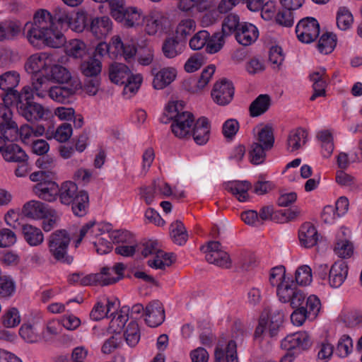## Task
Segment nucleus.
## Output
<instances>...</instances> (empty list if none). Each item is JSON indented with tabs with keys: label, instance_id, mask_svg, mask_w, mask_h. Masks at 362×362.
<instances>
[{
	"label": "nucleus",
	"instance_id": "nucleus-64",
	"mask_svg": "<svg viewBox=\"0 0 362 362\" xmlns=\"http://www.w3.org/2000/svg\"><path fill=\"white\" fill-rule=\"evenodd\" d=\"M16 233L9 228L0 230V247H8L16 243Z\"/></svg>",
	"mask_w": 362,
	"mask_h": 362
},
{
	"label": "nucleus",
	"instance_id": "nucleus-18",
	"mask_svg": "<svg viewBox=\"0 0 362 362\" xmlns=\"http://www.w3.org/2000/svg\"><path fill=\"white\" fill-rule=\"evenodd\" d=\"M112 23L107 16L96 17L92 19L88 30L98 39L105 38L112 31Z\"/></svg>",
	"mask_w": 362,
	"mask_h": 362
},
{
	"label": "nucleus",
	"instance_id": "nucleus-4",
	"mask_svg": "<svg viewBox=\"0 0 362 362\" xmlns=\"http://www.w3.org/2000/svg\"><path fill=\"white\" fill-rule=\"evenodd\" d=\"M71 237L66 230H57L48 239L49 252L52 257L62 264H70L74 258L68 253Z\"/></svg>",
	"mask_w": 362,
	"mask_h": 362
},
{
	"label": "nucleus",
	"instance_id": "nucleus-43",
	"mask_svg": "<svg viewBox=\"0 0 362 362\" xmlns=\"http://www.w3.org/2000/svg\"><path fill=\"white\" fill-rule=\"evenodd\" d=\"M88 17L86 11H78L73 16L71 15V20L67 25L76 33H82L86 28L88 29Z\"/></svg>",
	"mask_w": 362,
	"mask_h": 362
},
{
	"label": "nucleus",
	"instance_id": "nucleus-17",
	"mask_svg": "<svg viewBox=\"0 0 362 362\" xmlns=\"http://www.w3.org/2000/svg\"><path fill=\"white\" fill-rule=\"evenodd\" d=\"M234 35L235 40L239 44L243 46H248L257 40L259 36V31L253 24L242 22L240 27Z\"/></svg>",
	"mask_w": 362,
	"mask_h": 362
},
{
	"label": "nucleus",
	"instance_id": "nucleus-55",
	"mask_svg": "<svg viewBox=\"0 0 362 362\" xmlns=\"http://www.w3.org/2000/svg\"><path fill=\"white\" fill-rule=\"evenodd\" d=\"M4 40H11L18 36L21 31V24L18 21H8L2 23Z\"/></svg>",
	"mask_w": 362,
	"mask_h": 362
},
{
	"label": "nucleus",
	"instance_id": "nucleus-53",
	"mask_svg": "<svg viewBox=\"0 0 362 362\" xmlns=\"http://www.w3.org/2000/svg\"><path fill=\"white\" fill-rule=\"evenodd\" d=\"M354 22L351 13L346 8H340L337 15V24L339 29L346 30L349 29Z\"/></svg>",
	"mask_w": 362,
	"mask_h": 362
},
{
	"label": "nucleus",
	"instance_id": "nucleus-10",
	"mask_svg": "<svg viewBox=\"0 0 362 362\" xmlns=\"http://www.w3.org/2000/svg\"><path fill=\"white\" fill-rule=\"evenodd\" d=\"M277 296L281 302L290 303L293 309L304 308L305 300V293L291 282V284H283L276 291Z\"/></svg>",
	"mask_w": 362,
	"mask_h": 362
},
{
	"label": "nucleus",
	"instance_id": "nucleus-62",
	"mask_svg": "<svg viewBox=\"0 0 362 362\" xmlns=\"http://www.w3.org/2000/svg\"><path fill=\"white\" fill-rule=\"evenodd\" d=\"M321 308L320 299L315 295L310 296L305 302L304 310H306V313L309 317H315Z\"/></svg>",
	"mask_w": 362,
	"mask_h": 362
},
{
	"label": "nucleus",
	"instance_id": "nucleus-27",
	"mask_svg": "<svg viewBox=\"0 0 362 362\" xmlns=\"http://www.w3.org/2000/svg\"><path fill=\"white\" fill-rule=\"evenodd\" d=\"M310 78L313 82V88L314 90L310 100L313 101L317 97L325 95V88L327 86L326 69H322L319 71L313 72L310 75Z\"/></svg>",
	"mask_w": 362,
	"mask_h": 362
},
{
	"label": "nucleus",
	"instance_id": "nucleus-12",
	"mask_svg": "<svg viewBox=\"0 0 362 362\" xmlns=\"http://www.w3.org/2000/svg\"><path fill=\"white\" fill-rule=\"evenodd\" d=\"M171 129L175 136L185 139L190 136L191 127L194 122V115L187 111L177 113L173 119Z\"/></svg>",
	"mask_w": 362,
	"mask_h": 362
},
{
	"label": "nucleus",
	"instance_id": "nucleus-60",
	"mask_svg": "<svg viewBox=\"0 0 362 362\" xmlns=\"http://www.w3.org/2000/svg\"><path fill=\"white\" fill-rule=\"evenodd\" d=\"M295 279L297 284L306 286L312 281V269L308 265H303L296 271Z\"/></svg>",
	"mask_w": 362,
	"mask_h": 362
},
{
	"label": "nucleus",
	"instance_id": "nucleus-58",
	"mask_svg": "<svg viewBox=\"0 0 362 362\" xmlns=\"http://www.w3.org/2000/svg\"><path fill=\"white\" fill-rule=\"evenodd\" d=\"M21 322L19 312L16 308H11L2 315V323L7 328L18 326Z\"/></svg>",
	"mask_w": 362,
	"mask_h": 362
},
{
	"label": "nucleus",
	"instance_id": "nucleus-3",
	"mask_svg": "<svg viewBox=\"0 0 362 362\" xmlns=\"http://www.w3.org/2000/svg\"><path fill=\"white\" fill-rule=\"evenodd\" d=\"M109 77L114 83L124 85V94L135 93L142 81V76L140 74H132L129 67L122 63H114L110 66Z\"/></svg>",
	"mask_w": 362,
	"mask_h": 362
},
{
	"label": "nucleus",
	"instance_id": "nucleus-5",
	"mask_svg": "<svg viewBox=\"0 0 362 362\" xmlns=\"http://www.w3.org/2000/svg\"><path fill=\"white\" fill-rule=\"evenodd\" d=\"M139 250L144 257L154 255V259H149L147 262L151 268L164 269L165 267H169L175 260L174 254L164 252L156 240H149L142 243Z\"/></svg>",
	"mask_w": 362,
	"mask_h": 362
},
{
	"label": "nucleus",
	"instance_id": "nucleus-51",
	"mask_svg": "<svg viewBox=\"0 0 362 362\" xmlns=\"http://www.w3.org/2000/svg\"><path fill=\"white\" fill-rule=\"evenodd\" d=\"M125 340L130 346H136L140 339L139 325L134 321L130 322L124 332Z\"/></svg>",
	"mask_w": 362,
	"mask_h": 362
},
{
	"label": "nucleus",
	"instance_id": "nucleus-40",
	"mask_svg": "<svg viewBox=\"0 0 362 362\" xmlns=\"http://www.w3.org/2000/svg\"><path fill=\"white\" fill-rule=\"evenodd\" d=\"M66 54L76 59H81L87 54L86 45L81 40H71L65 47Z\"/></svg>",
	"mask_w": 362,
	"mask_h": 362
},
{
	"label": "nucleus",
	"instance_id": "nucleus-59",
	"mask_svg": "<svg viewBox=\"0 0 362 362\" xmlns=\"http://www.w3.org/2000/svg\"><path fill=\"white\" fill-rule=\"evenodd\" d=\"M95 222L90 221L86 223L80 230L79 237L75 242V246L77 247L80 243H81L83 238L87 235L90 234L91 235L97 236L99 235V232L102 234L104 231L103 228L100 226L95 227Z\"/></svg>",
	"mask_w": 362,
	"mask_h": 362
},
{
	"label": "nucleus",
	"instance_id": "nucleus-6",
	"mask_svg": "<svg viewBox=\"0 0 362 362\" xmlns=\"http://www.w3.org/2000/svg\"><path fill=\"white\" fill-rule=\"evenodd\" d=\"M284 312L277 309H272L269 316L262 315L255 331V338H259L264 334L270 337L276 336L284 322Z\"/></svg>",
	"mask_w": 362,
	"mask_h": 362
},
{
	"label": "nucleus",
	"instance_id": "nucleus-8",
	"mask_svg": "<svg viewBox=\"0 0 362 362\" xmlns=\"http://www.w3.org/2000/svg\"><path fill=\"white\" fill-rule=\"evenodd\" d=\"M12 104H0V133L8 141H15L18 139V127L13 120V113L9 105Z\"/></svg>",
	"mask_w": 362,
	"mask_h": 362
},
{
	"label": "nucleus",
	"instance_id": "nucleus-39",
	"mask_svg": "<svg viewBox=\"0 0 362 362\" xmlns=\"http://www.w3.org/2000/svg\"><path fill=\"white\" fill-rule=\"evenodd\" d=\"M141 20V14L138 9L135 7H129L117 21L122 23L126 28H134L139 25Z\"/></svg>",
	"mask_w": 362,
	"mask_h": 362
},
{
	"label": "nucleus",
	"instance_id": "nucleus-29",
	"mask_svg": "<svg viewBox=\"0 0 362 362\" xmlns=\"http://www.w3.org/2000/svg\"><path fill=\"white\" fill-rule=\"evenodd\" d=\"M252 187L247 181H231L225 184V189L235 195L240 202H245L248 197L247 192Z\"/></svg>",
	"mask_w": 362,
	"mask_h": 362
},
{
	"label": "nucleus",
	"instance_id": "nucleus-2",
	"mask_svg": "<svg viewBox=\"0 0 362 362\" xmlns=\"http://www.w3.org/2000/svg\"><path fill=\"white\" fill-rule=\"evenodd\" d=\"M14 103L19 115L28 122H35L43 119L48 112L42 105L33 101L31 88L28 86L23 87Z\"/></svg>",
	"mask_w": 362,
	"mask_h": 362
},
{
	"label": "nucleus",
	"instance_id": "nucleus-38",
	"mask_svg": "<svg viewBox=\"0 0 362 362\" xmlns=\"http://www.w3.org/2000/svg\"><path fill=\"white\" fill-rule=\"evenodd\" d=\"M20 336L27 342L36 343L42 340L41 333L36 324L24 323L19 329Z\"/></svg>",
	"mask_w": 362,
	"mask_h": 362
},
{
	"label": "nucleus",
	"instance_id": "nucleus-52",
	"mask_svg": "<svg viewBox=\"0 0 362 362\" xmlns=\"http://www.w3.org/2000/svg\"><path fill=\"white\" fill-rule=\"evenodd\" d=\"M354 245L349 240H338L334 246V252L341 258H349L354 253Z\"/></svg>",
	"mask_w": 362,
	"mask_h": 362
},
{
	"label": "nucleus",
	"instance_id": "nucleus-44",
	"mask_svg": "<svg viewBox=\"0 0 362 362\" xmlns=\"http://www.w3.org/2000/svg\"><path fill=\"white\" fill-rule=\"evenodd\" d=\"M101 62L95 58H90L81 64L82 74L87 77H99L101 72Z\"/></svg>",
	"mask_w": 362,
	"mask_h": 362
},
{
	"label": "nucleus",
	"instance_id": "nucleus-33",
	"mask_svg": "<svg viewBox=\"0 0 362 362\" xmlns=\"http://www.w3.org/2000/svg\"><path fill=\"white\" fill-rule=\"evenodd\" d=\"M1 155L8 162H23L28 160L25 152L16 144H11L5 146Z\"/></svg>",
	"mask_w": 362,
	"mask_h": 362
},
{
	"label": "nucleus",
	"instance_id": "nucleus-47",
	"mask_svg": "<svg viewBox=\"0 0 362 362\" xmlns=\"http://www.w3.org/2000/svg\"><path fill=\"white\" fill-rule=\"evenodd\" d=\"M62 331V327L60 321L52 320L47 322L46 327L41 332L42 340L45 341H51Z\"/></svg>",
	"mask_w": 362,
	"mask_h": 362
},
{
	"label": "nucleus",
	"instance_id": "nucleus-41",
	"mask_svg": "<svg viewBox=\"0 0 362 362\" xmlns=\"http://www.w3.org/2000/svg\"><path fill=\"white\" fill-rule=\"evenodd\" d=\"M257 144H260L266 149H272L274 144V129L270 124L262 127L258 132Z\"/></svg>",
	"mask_w": 362,
	"mask_h": 362
},
{
	"label": "nucleus",
	"instance_id": "nucleus-28",
	"mask_svg": "<svg viewBox=\"0 0 362 362\" xmlns=\"http://www.w3.org/2000/svg\"><path fill=\"white\" fill-rule=\"evenodd\" d=\"M300 245L305 247H311L317 242V232L310 223H305L300 227L298 233Z\"/></svg>",
	"mask_w": 362,
	"mask_h": 362
},
{
	"label": "nucleus",
	"instance_id": "nucleus-54",
	"mask_svg": "<svg viewBox=\"0 0 362 362\" xmlns=\"http://www.w3.org/2000/svg\"><path fill=\"white\" fill-rule=\"evenodd\" d=\"M163 17L159 14H150L146 17V32L150 35H155L162 29Z\"/></svg>",
	"mask_w": 362,
	"mask_h": 362
},
{
	"label": "nucleus",
	"instance_id": "nucleus-36",
	"mask_svg": "<svg viewBox=\"0 0 362 362\" xmlns=\"http://www.w3.org/2000/svg\"><path fill=\"white\" fill-rule=\"evenodd\" d=\"M307 134L306 131L300 128L291 131L287 139V149L290 152L298 150L305 144Z\"/></svg>",
	"mask_w": 362,
	"mask_h": 362
},
{
	"label": "nucleus",
	"instance_id": "nucleus-9",
	"mask_svg": "<svg viewBox=\"0 0 362 362\" xmlns=\"http://www.w3.org/2000/svg\"><path fill=\"white\" fill-rule=\"evenodd\" d=\"M201 250L205 253V259L209 263L226 269L231 267L230 256L221 249L219 242L210 241L206 246H202Z\"/></svg>",
	"mask_w": 362,
	"mask_h": 362
},
{
	"label": "nucleus",
	"instance_id": "nucleus-48",
	"mask_svg": "<svg viewBox=\"0 0 362 362\" xmlns=\"http://www.w3.org/2000/svg\"><path fill=\"white\" fill-rule=\"evenodd\" d=\"M269 150L264 148L260 144L253 142L249 151L250 162L254 165L262 164L266 158V152Z\"/></svg>",
	"mask_w": 362,
	"mask_h": 362
},
{
	"label": "nucleus",
	"instance_id": "nucleus-14",
	"mask_svg": "<svg viewBox=\"0 0 362 362\" xmlns=\"http://www.w3.org/2000/svg\"><path fill=\"white\" fill-rule=\"evenodd\" d=\"M52 63V57L46 52H42L31 55L25 62V69L28 73L40 74V72H47Z\"/></svg>",
	"mask_w": 362,
	"mask_h": 362
},
{
	"label": "nucleus",
	"instance_id": "nucleus-15",
	"mask_svg": "<svg viewBox=\"0 0 362 362\" xmlns=\"http://www.w3.org/2000/svg\"><path fill=\"white\" fill-rule=\"evenodd\" d=\"M146 324L151 327L161 325L165 320V311L163 304L158 300L150 302L145 309Z\"/></svg>",
	"mask_w": 362,
	"mask_h": 362
},
{
	"label": "nucleus",
	"instance_id": "nucleus-50",
	"mask_svg": "<svg viewBox=\"0 0 362 362\" xmlns=\"http://www.w3.org/2000/svg\"><path fill=\"white\" fill-rule=\"evenodd\" d=\"M16 291V283L11 276L4 275L0 276V297L10 298Z\"/></svg>",
	"mask_w": 362,
	"mask_h": 362
},
{
	"label": "nucleus",
	"instance_id": "nucleus-45",
	"mask_svg": "<svg viewBox=\"0 0 362 362\" xmlns=\"http://www.w3.org/2000/svg\"><path fill=\"white\" fill-rule=\"evenodd\" d=\"M337 45V36L332 33H325L322 35L317 43L319 52L324 54L331 53Z\"/></svg>",
	"mask_w": 362,
	"mask_h": 362
},
{
	"label": "nucleus",
	"instance_id": "nucleus-22",
	"mask_svg": "<svg viewBox=\"0 0 362 362\" xmlns=\"http://www.w3.org/2000/svg\"><path fill=\"white\" fill-rule=\"evenodd\" d=\"M193 139L198 145L206 144L210 136V124L206 117L199 118L192 131Z\"/></svg>",
	"mask_w": 362,
	"mask_h": 362
},
{
	"label": "nucleus",
	"instance_id": "nucleus-42",
	"mask_svg": "<svg viewBox=\"0 0 362 362\" xmlns=\"http://www.w3.org/2000/svg\"><path fill=\"white\" fill-rule=\"evenodd\" d=\"M170 236L173 242L178 245H184L188 238V234L184 226V224L180 221H175L170 225Z\"/></svg>",
	"mask_w": 362,
	"mask_h": 362
},
{
	"label": "nucleus",
	"instance_id": "nucleus-32",
	"mask_svg": "<svg viewBox=\"0 0 362 362\" xmlns=\"http://www.w3.org/2000/svg\"><path fill=\"white\" fill-rule=\"evenodd\" d=\"M176 77V70L173 68H164L155 76L153 85L156 89H163L170 84Z\"/></svg>",
	"mask_w": 362,
	"mask_h": 362
},
{
	"label": "nucleus",
	"instance_id": "nucleus-13",
	"mask_svg": "<svg viewBox=\"0 0 362 362\" xmlns=\"http://www.w3.org/2000/svg\"><path fill=\"white\" fill-rule=\"evenodd\" d=\"M234 95V87L231 81L223 78L216 82L211 90V97L218 105H226L230 103Z\"/></svg>",
	"mask_w": 362,
	"mask_h": 362
},
{
	"label": "nucleus",
	"instance_id": "nucleus-46",
	"mask_svg": "<svg viewBox=\"0 0 362 362\" xmlns=\"http://www.w3.org/2000/svg\"><path fill=\"white\" fill-rule=\"evenodd\" d=\"M242 22L240 17L235 13L228 14L222 23V30L226 36L235 34L238 29L240 27Z\"/></svg>",
	"mask_w": 362,
	"mask_h": 362
},
{
	"label": "nucleus",
	"instance_id": "nucleus-23",
	"mask_svg": "<svg viewBox=\"0 0 362 362\" xmlns=\"http://www.w3.org/2000/svg\"><path fill=\"white\" fill-rule=\"evenodd\" d=\"M214 358L215 362H238L235 341H229L225 348L217 346L214 351Z\"/></svg>",
	"mask_w": 362,
	"mask_h": 362
},
{
	"label": "nucleus",
	"instance_id": "nucleus-57",
	"mask_svg": "<svg viewBox=\"0 0 362 362\" xmlns=\"http://www.w3.org/2000/svg\"><path fill=\"white\" fill-rule=\"evenodd\" d=\"M196 23L193 19L185 18L180 21L176 28L177 37L185 39L195 30Z\"/></svg>",
	"mask_w": 362,
	"mask_h": 362
},
{
	"label": "nucleus",
	"instance_id": "nucleus-25",
	"mask_svg": "<svg viewBox=\"0 0 362 362\" xmlns=\"http://www.w3.org/2000/svg\"><path fill=\"white\" fill-rule=\"evenodd\" d=\"M80 191L77 185L72 181H65L59 187L57 196L62 204L70 205L74 199L78 197Z\"/></svg>",
	"mask_w": 362,
	"mask_h": 362
},
{
	"label": "nucleus",
	"instance_id": "nucleus-7",
	"mask_svg": "<svg viewBox=\"0 0 362 362\" xmlns=\"http://www.w3.org/2000/svg\"><path fill=\"white\" fill-rule=\"evenodd\" d=\"M20 82V75L16 71H8L0 75V88L4 91L1 94L3 101L6 104H13L20 95L15 90Z\"/></svg>",
	"mask_w": 362,
	"mask_h": 362
},
{
	"label": "nucleus",
	"instance_id": "nucleus-20",
	"mask_svg": "<svg viewBox=\"0 0 362 362\" xmlns=\"http://www.w3.org/2000/svg\"><path fill=\"white\" fill-rule=\"evenodd\" d=\"M33 192L40 198L47 202H52L57 199L59 192V186L52 179L47 182L37 183L33 188Z\"/></svg>",
	"mask_w": 362,
	"mask_h": 362
},
{
	"label": "nucleus",
	"instance_id": "nucleus-26",
	"mask_svg": "<svg viewBox=\"0 0 362 362\" xmlns=\"http://www.w3.org/2000/svg\"><path fill=\"white\" fill-rule=\"evenodd\" d=\"M49 69L50 71L48 76L54 82L71 84L74 80H78L77 77L72 76L71 72L62 65L51 64Z\"/></svg>",
	"mask_w": 362,
	"mask_h": 362
},
{
	"label": "nucleus",
	"instance_id": "nucleus-35",
	"mask_svg": "<svg viewBox=\"0 0 362 362\" xmlns=\"http://www.w3.org/2000/svg\"><path fill=\"white\" fill-rule=\"evenodd\" d=\"M185 46L175 37L166 38L162 45L163 55L168 59H173L180 54Z\"/></svg>",
	"mask_w": 362,
	"mask_h": 362
},
{
	"label": "nucleus",
	"instance_id": "nucleus-16",
	"mask_svg": "<svg viewBox=\"0 0 362 362\" xmlns=\"http://www.w3.org/2000/svg\"><path fill=\"white\" fill-rule=\"evenodd\" d=\"M81 88L80 81L74 80L71 84H67L66 86H52L48 96L52 100L62 103L66 102L71 95H73Z\"/></svg>",
	"mask_w": 362,
	"mask_h": 362
},
{
	"label": "nucleus",
	"instance_id": "nucleus-31",
	"mask_svg": "<svg viewBox=\"0 0 362 362\" xmlns=\"http://www.w3.org/2000/svg\"><path fill=\"white\" fill-rule=\"evenodd\" d=\"M22 232L25 240L30 246H38L44 241V235L39 228L25 224L22 227Z\"/></svg>",
	"mask_w": 362,
	"mask_h": 362
},
{
	"label": "nucleus",
	"instance_id": "nucleus-11",
	"mask_svg": "<svg viewBox=\"0 0 362 362\" xmlns=\"http://www.w3.org/2000/svg\"><path fill=\"white\" fill-rule=\"evenodd\" d=\"M296 33L300 42L310 43L319 36L320 25L314 18H303L296 27Z\"/></svg>",
	"mask_w": 362,
	"mask_h": 362
},
{
	"label": "nucleus",
	"instance_id": "nucleus-37",
	"mask_svg": "<svg viewBox=\"0 0 362 362\" xmlns=\"http://www.w3.org/2000/svg\"><path fill=\"white\" fill-rule=\"evenodd\" d=\"M74 215L82 217L87 214L89 206V197L87 192L81 190L79 194L71 203Z\"/></svg>",
	"mask_w": 362,
	"mask_h": 362
},
{
	"label": "nucleus",
	"instance_id": "nucleus-1",
	"mask_svg": "<svg viewBox=\"0 0 362 362\" xmlns=\"http://www.w3.org/2000/svg\"><path fill=\"white\" fill-rule=\"evenodd\" d=\"M54 26L52 15L45 9H40L34 14L33 22L25 24L24 30L30 43L37 47L40 45L43 35Z\"/></svg>",
	"mask_w": 362,
	"mask_h": 362
},
{
	"label": "nucleus",
	"instance_id": "nucleus-49",
	"mask_svg": "<svg viewBox=\"0 0 362 362\" xmlns=\"http://www.w3.org/2000/svg\"><path fill=\"white\" fill-rule=\"evenodd\" d=\"M227 37L222 32L215 33L207 40L206 50L208 53L215 54L218 52L225 43V37Z\"/></svg>",
	"mask_w": 362,
	"mask_h": 362
},
{
	"label": "nucleus",
	"instance_id": "nucleus-34",
	"mask_svg": "<svg viewBox=\"0 0 362 362\" xmlns=\"http://www.w3.org/2000/svg\"><path fill=\"white\" fill-rule=\"evenodd\" d=\"M42 42L50 47L59 48L64 45L66 37L62 33L54 29V26L43 35L41 40Z\"/></svg>",
	"mask_w": 362,
	"mask_h": 362
},
{
	"label": "nucleus",
	"instance_id": "nucleus-24",
	"mask_svg": "<svg viewBox=\"0 0 362 362\" xmlns=\"http://www.w3.org/2000/svg\"><path fill=\"white\" fill-rule=\"evenodd\" d=\"M31 80V86L29 87L31 88L33 95L35 93V95L40 98H45L48 95L49 89L52 87L49 84V81L51 80L48 76L34 74Z\"/></svg>",
	"mask_w": 362,
	"mask_h": 362
},
{
	"label": "nucleus",
	"instance_id": "nucleus-21",
	"mask_svg": "<svg viewBox=\"0 0 362 362\" xmlns=\"http://www.w3.org/2000/svg\"><path fill=\"white\" fill-rule=\"evenodd\" d=\"M22 213L27 218L41 219L50 215L52 209L39 201L32 200L23 205Z\"/></svg>",
	"mask_w": 362,
	"mask_h": 362
},
{
	"label": "nucleus",
	"instance_id": "nucleus-30",
	"mask_svg": "<svg viewBox=\"0 0 362 362\" xmlns=\"http://www.w3.org/2000/svg\"><path fill=\"white\" fill-rule=\"evenodd\" d=\"M272 104L271 97L268 94L257 96L249 107L250 115L252 117H259L265 113Z\"/></svg>",
	"mask_w": 362,
	"mask_h": 362
},
{
	"label": "nucleus",
	"instance_id": "nucleus-56",
	"mask_svg": "<svg viewBox=\"0 0 362 362\" xmlns=\"http://www.w3.org/2000/svg\"><path fill=\"white\" fill-rule=\"evenodd\" d=\"M285 267L283 266L276 267L272 269L269 275V282L272 286H276L277 290L283 284H291L285 281Z\"/></svg>",
	"mask_w": 362,
	"mask_h": 362
},
{
	"label": "nucleus",
	"instance_id": "nucleus-61",
	"mask_svg": "<svg viewBox=\"0 0 362 362\" xmlns=\"http://www.w3.org/2000/svg\"><path fill=\"white\" fill-rule=\"evenodd\" d=\"M352 347L351 339L347 335H343L338 341L336 353L340 357H346L351 353Z\"/></svg>",
	"mask_w": 362,
	"mask_h": 362
},
{
	"label": "nucleus",
	"instance_id": "nucleus-19",
	"mask_svg": "<svg viewBox=\"0 0 362 362\" xmlns=\"http://www.w3.org/2000/svg\"><path fill=\"white\" fill-rule=\"evenodd\" d=\"M349 272L347 264L339 260L334 262L329 270V283L332 287H340L346 280Z\"/></svg>",
	"mask_w": 362,
	"mask_h": 362
},
{
	"label": "nucleus",
	"instance_id": "nucleus-63",
	"mask_svg": "<svg viewBox=\"0 0 362 362\" xmlns=\"http://www.w3.org/2000/svg\"><path fill=\"white\" fill-rule=\"evenodd\" d=\"M209 33L206 30H200L196 33L189 41V47L194 50L202 49L206 45Z\"/></svg>",
	"mask_w": 362,
	"mask_h": 362
}]
</instances>
